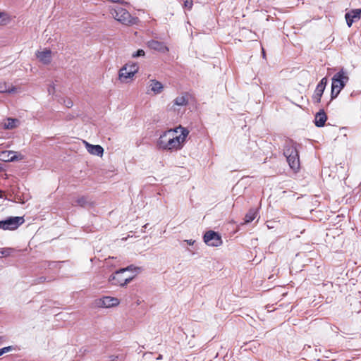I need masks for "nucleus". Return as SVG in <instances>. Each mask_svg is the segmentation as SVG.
Masks as SVG:
<instances>
[{
	"mask_svg": "<svg viewBox=\"0 0 361 361\" xmlns=\"http://www.w3.org/2000/svg\"><path fill=\"white\" fill-rule=\"evenodd\" d=\"M204 242L209 246L218 247L222 244L221 235L216 231H208L203 236Z\"/></svg>",
	"mask_w": 361,
	"mask_h": 361,
	"instance_id": "0eeeda50",
	"label": "nucleus"
},
{
	"mask_svg": "<svg viewBox=\"0 0 361 361\" xmlns=\"http://www.w3.org/2000/svg\"><path fill=\"white\" fill-rule=\"evenodd\" d=\"M257 211L255 209H250L245 216L244 222L245 224H249L252 222L257 216Z\"/></svg>",
	"mask_w": 361,
	"mask_h": 361,
	"instance_id": "a211bd4d",
	"label": "nucleus"
},
{
	"mask_svg": "<svg viewBox=\"0 0 361 361\" xmlns=\"http://www.w3.org/2000/svg\"><path fill=\"white\" fill-rule=\"evenodd\" d=\"M63 261H58V262H46L45 264L50 269L57 267L61 263H63Z\"/></svg>",
	"mask_w": 361,
	"mask_h": 361,
	"instance_id": "cd10ccee",
	"label": "nucleus"
},
{
	"mask_svg": "<svg viewBox=\"0 0 361 361\" xmlns=\"http://www.w3.org/2000/svg\"><path fill=\"white\" fill-rule=\"evenodd\" d=\"M140 267H135L133 264H131L130 266H128L127 267L119 269L118 270H117V274H118L120 273H125L127 271H140Z\"/></svg>",
	"mask_w": 361,
	"mask_h": 361,
	"instance_id": "b1692460",
	"label": "nucleus"
},
{
	"mask_svg": "<svg viewBox=\"0 0 361 361\" xmlns=\"http://www.w3.org/2000/svg\"><path fill=\"white\" fill-rule=\"evenodd\" d=\"M114 18L124 25L133 24V18L130 13L125 8L117 7L112 13Z\"/></svg>",
	"mask_w": 361,
	"mask_h": 361,
	"instance_id": "423d86ee",
	"label": "nucleus"
},
{
	"mask_svg": "<svg viewBox=\"0 0 361 361\" xmlns=\"http://www.w3.org/2000/svg\"><path fill=\"white\" fill-rule=\"evenodd\" d=\"M19 121L16 118H8L6 122L4 123L6 129H13L17 126Z\"/></svg>",
	"mask_w": 361,
	"mask_h": 361,
	"instance_id": "412c9836",
	"label": "nucleus"
},
{
	"mask_svg": "<svg viewBox=\"0 0 361 361\" xmlns=\"http://www.w3.org/2000/svg\"><path fill=\"white\" fill-rule=\"evenodd\" d=\"M25 221L23 216H9L0 221V229L15 230L17 229Z\"/></svg>",
	"mask_w": 361,
	"mask_h": 361,
	"instance_id": "7ed1b4c3",
	"label": "nucleus"
},
{
	"mask_svg": "<svg viewBox=\"0 0 361 361\" xmlns=\"http://www.w3.org/2000/svg\"><path fill=\"white\" fill-rule=\"evenodd\" d=\"M3 16H4V13L0 12V24H1L3 22V20H2Z\"/></svg>",
	"mask_w": 361,
	"mask_h": 361,
	"instance_id": "ea45409f",
	"label": "nucleus"
},
{
	"mask_svg": "<svg viewBox=\"0 0 361 361\" xmlns=\"http://www.w3.org/2000/svg\"><path fill=\"white\" fill-rule=\"evenodd\" d=\"M175 130H167L162 133V134L160 135L157 140V147L159 149H166L165 145L167 144V140L169 138V135H171V134H173Z\"/></svg>",
	"mask_w": 361,
	"mask_h": 361,
	"instance_id": "9b49d317",
	"label": "nucleus"
},
{
	"mask_svg": "<svg viewBox=\"0 0 361 361\" xmlns=\"http://www.w3.org/2000/svg\"><path fill=\"white\" fill-rule=\"evenodd\" d=\"M8 157H9L8 158V161H9L21 160L23 159V156L20 154H16V152L13 151H10L8 152Z\"/></svg>",
	"mask_w": 361,
	"mask_h": 361,
	"instance_id": "5701e85b",
	"label": "nucleus"
},
{
	"mask_svg": "<svg viewBox=\"0 0 361 361\" xmlns=\"http://www.w3.org/2000/svg\"><path fill=\"white\" fill-rule=\"evenodd\" d=\"M324 92V90L321 89L320 87H316L312 97L314 103H319L321 102V98L322 97Z\"/></svg>",
	"mask_w": 361,
	"mask_h": 361,
	"instance_id": "6ab92c4d",
	"label": "nucleus"
},
{
	"mask_svg": "<svg viewBox=\"0 0 361 361\" xmlns=\"http://www.w3.org/2000/svg\"><path fill=\"white\" fill-rule=\"evenodd\" d=\"M0 339H1V338L0 337Z\"/></svg>",
	"mask_w": 361,
	"mask_h": 361,
	"instance_id": "37998d69",
	"label": "nucleus"
},
{
	"mask_svg": "<svg viewBox=\"0 0 361 361\" xmlns=\"http://www.w3.org/2000/svg\"><path fill=\"white\" fill-rule=\"evenodd\" d=\"M350 14L352 16V18L357 20L361 18V8L357 9H352L349 11Z\"/></svg>",
	"mask_w": 361,
	"mask_h": 361,
	"instance_id": "393cba45",
	"label": "nucleus"
},
{
	"mask_svg": "<svg viewBox=\"0 0 361 361\" xmlns=\"http://www.w3.org/2000/svg\"><path fill=\"white\" fill-rule=\"evenodd\" d=\"M345 18L346 20V23L348 26L350 27L352 26L353 23L355 21L349 12H347L345 15Z\"/></svg>",
	"mask_w": 361,
	"mask_h": 361,
	"instance_id": "a878e982",
	"label": "nucleus"
},
{
	"mask_svg": "<svg viewBox=\"0 0 361 361\" xmlns=\"http://www.w3.org/2000/svg\"><path fill=\"white\" fill-rule=\"evenodd\" d=\"M17 90L16 87L13 85H9L6 82H0V92L1 93H13Z\"/></svg>",
	"mask_w": 361,
	"mask_h": 361,
	"instance_id": "f3484780",
	"label": "nucleus"
},
{
	"mask_svg": "<svg viewBox=\"0 0 361 361\" xmlns=\"http://www.w3.org/2000/svg\"><path fill=\"white\" fill-rule=\"evenodd\" d=\"M118 304L119 300L118 298L110 296H104L99 299V302H97L99 307L106 308L115 307Z\"/></svg>",
	"mask_w": 361,
	"mask_h": 361,
	"instance_id": "1a4fd4ad",
	"label": "nucleus"
},
{
	"mask_svg": "<svg viewBox=\"0 0 361 361\" xmlns=\"http://www.w3.org/2000/svg\"><path fill=\"white\" fill-rule=\"evenodd\" d=\"M165 147H166L165 150H178V148L176 145V142L174 141V138H173L171 135H169L167 144Z\"/></svg>",
	"mask_w": 361,
	"mask_h": 361,
	"instance_id": "aec40b11",
	"label": "nucleus"
},
{
	"mask_svg": "<svg viewBox=\"0 0 361 361\" xmlns=\"http://www.w3.org/2000/svg\"><path fill=\"white\" fill-rule=\"evenodd\" d=\"M188 102L187 95H182L180 97H177L174 99V104L177 106H185Z\"/></svg>",
	"mask_w": 361,
	"mask_h": 361,
	"instance_id": "4be33fe9",
	"label": "nucleus"
},
{
	"mask_svg": "<svg viewBox=\"0 0 361 361\" xmlns=\"http://www.w3.org/2000/svg\"><path fill=\"white\" fill-rule=\"evenodd\" d=\"M14 349V347L12 345L0 348V356L3 355L4 353L10 352Z\"/></svg>",
	"mask_w": 361,
	"mask_h": 361,
	"instance_id": "c756f323",
	"label": "nucleus"
},
{
	"mask_svg": "<svg viewBox=\"0 0 361 361\" xmlns=\"http://www.w3.org/2000/svg\"><path fill=\"white\" fill-rule=\"evenodd\" d=\"M123 274L124 273L118 274L117 271H116L114 274L109 276V282L114 286H125L133 279L134 276H124Z\"/></svg>",
	"mask_w": 361,
	"mask_h": 361,
	"instance_id": "6e6552de",
	"label": "nucleus"
},
{
	"mask_svg": "<svg viewBox=\"0 0 361 361\" xmlns=\"http://www.w3.org/2000/svg\"><path fill=\"white\" fill-rule=\"evenodd\" d=\"M262 54L263 58H264L265 57V51H264V48L262 49Z\"/></svg>",
	"mask_w": 361,
	"mask_h": 361,
	"instance_id": "a19ab883",
	"label": "nucleus"
},
{
	"mask_svg": "<svg viewBox=\"0 0 361 361\" xmlns=\"http://www.w3.org/2000/svg\"><path fill=\"white\" fill-rule=\"evenodd\" d=\"M149 87L151 90L156 94L161 93L164 87L163 85L156 80H150Z\"/></svg>",
	"mask_w": 361,
	"mask_h": 361,
	"instance_id": "dca6fc26",
	"label": "nucleus"
},
{
	"mask_svg": "<svg viewBox=\"0 0 361 361\" xmlns=\"http://www.w3.org/2000/svg\"><path fill=\"white\" fill-rule=\"evenodd\" d=\"M185 242H186L189 245H192L195 243V241L192 240H185Z\"/></svg>",
	"mask_w": 361,
	"mask_h": 361,
	"instance_id": "4c0bfd02",
	"label": "nucleus"
},
{
	"mask_svg": "<svg viewBox=\"0 0 361 361\" xmlns=\"http://www.w3.org/2000/svg\"><path fill=\"white\" fill-rule=\"evenodd\" d=\"M109 358L111 361H116L118 358V355H110Z\"/></svg>",
	"mask_w": 361,
	"mask_h": 361,
	"instance_id": "e433bc0d",
	"label": "nucleus"
},
{
	"mask_svg": "<svg viewBox=\"0 0 361 361\" xmlns=\"http://www.w3.org/2000/svg\"><path fill=\"white\" fill-rule=\"evenodd\" d=\"M73 118V116H72L71 114H68L66 116V120H68V121L72 120Z\"/></svg>",
	"mask_w": 361,
	"mask_h": 361,
	"instance_id": "58836bf2",
	"label": "nucleus"
},
{
	"mask_svg": "<svg viewBox=\"0 0 361 361\" xmlns=\"http://www.w3.org/2000/svg\"><path fill=\"white\" fill-rule=\"evenodd\" d=\"M349 80L347 73L341 69L332 78L331 99H336Z\"/></svg>",
	"mask_w": 361,
	"mask_h": 361,
	"instance_id": "f03ea898",
	"label": "nucleus"
},
{
	"mask_svg": "<svg viewBox=\"0 0 361 361\" xmlns=\"http://www.w3.org/2000/svg\"><path fill=\"white\" fill-rule=\"evenodd\" d=\"M138 69L139 67L137 63H133L131 64H126L119 71V79L122 81H125L127 79L133 78L134 75L138 71Z\"/></svg>",
	"mask_w": 361,
	"mask_h": 361,
	"instance_id": "39448f33",
	"label": "nucleus"
},
{
	"mask_svg": "<svg viewBox=\"0 0 361 361\" xmlns=\"http://www.w3.org/2000/svg\"><path fill=\"white\" fill-rule=\"evenodd\" d=\"M72 205L89 207L93 205V202L87 196H80L78 197L74 202H72Z\"/></svg>",
	"mask_w": 361,
	"mask_h": 361,
	"instance_id": "f8f14e48",
	"label": "nucleus"
},
{
	"mask_svg": "<svg viewBox=\"0 0 361 361\" xmlns=\"http://www.w3.org/2000/svg\"><path fill=\"white\" fill-rule=\"evenodd\" d=\"M0 198H3V192L0 190Z\"/></svg>",
	"mask_w": 361,
	"mask_h": 361,
	"instance_id": "79ce46f5",
	"label": "nucleus"
},
{
	"mask_svg": "<svg viewBox=\"0 0 361 361\" xmlns=\"http://www.w3.org/2000/svg\"><path fill=\"white\" fill-rule=\"evenodd\" d=\"M327 120V116L323 109L317 112L314 117V124L317 127H323Z\"/></svg>",
	"mask_w": 361,
	"mask_h": 361,
	"instance_id": "4468645a",
	"label": "nucleus"
},
{
	"mask_svg": "<svg viewBox=\"0 0 361 361\" xmlns=\"http://www.w3.org/2000/svg\"><path fill=\"white\" fill-rule=\"evenodd\" d=\"M12 251V248H3L0 250V254L2 255V257H8L11 254Z\"/></svg>",
	"mask_w": 361,
	"mask_h": 361,
	"instance_id": "c85d7f7f",
	"label": "nucleus"
},
{
	"mask_svg": "<svg viewBox=\"0 0 361 361\" xmlns=\"http://www.w3.org/2000/svg\"><path fill=\"white\" fill-rule=\"evenodd\" d=\"M360 94V91H353L350 94V97H356Z\"/></svg>",
	"mask_w": 361,
	"mask_h": 361,
	"instance_id": "c9c22d12",
	"label": "nucleus"
},
{
	"mask_svg": "<svg viewBox=\"0 0 361 361\" xmlns=\"http://www.w3.org/2000/svg\"><path fill=\"white\" fill-rule=\"evenodd\" d=\"M145 54V52L143 49H138L136 51H135L133 54H132V56L133 58H137V57H140V56H144Z\"/></svg>",
	"mask_w": 361,
	"mask_h": 361,
	"instance_id": "7c9ffc66",
	"label": "nucleus"
},
{
	"mask_svg": "<svg viewBox=\"0 0 361 361\" xmlns=\"http://www.w3.org/2000/svg\"><path fill=\"white\" fill-rule=\"evenodd\" d=\"M327 82H328V80L326 77H324L319 82L317 87H320L321 89L325 90Z\"/></svg>",
	"mask_w": 361,
	"mask_h": 361,
	"instance_id": "bb28decb",
	"label": "nucleus"
},
{
	"mask_svg": "<svg viewBox=\"0 0 361 361\" xmlns=\"http://www.w3.org/2000/svg\"><path fill=\"white\" fill-rule=\"evenodd\" d=\"M183 6L185 8L190 10L193 5L192 0H183Z\"/></svg>",
	"mask_w": 361,
	"mask_h": 361,
	"instance_id": "2f4dec72",
	"label": "nucleus"
},
{
	"mask_svg": "<svg viewBox=\"0 0 361 361\" xmlns=\"http://www.w3.org/2000/svg\"><path fill=\"white\" fill-rule=\"evenodd\" d=\"M46 279H46V277H44V276H41V277H39V278H38V279H37V281H36V282H35V283H41L44 282V281H46Z\"/></svg>",
	"mask_w": 361,
	"mask_h": 361,
	"instance_id": "f704fd0d",
	"label": "nucleus"
},
{
	"mask_svg": "<svg viewBox=\"0 0 361 361\" xmlns=\"http://www.w3.org/2000/svg\"><path fill=\"white\" fill-rule=\"evenodd\" d=\"M63 103L67 108H71L73 105V102L71 99H63Z\"/></svg>",
	"mask_w": 361,
	"mask_h": 361,
	"instance_id": "473e14b6",
	"label": "nucleus"
},
{
	"mask_svg": "<svg viewBox=\"0 0 361 361\" xmlns=\"http://www.w3.org/2000/svg\"><path fill=\"white\" fill-rule=\"evenodd\" d=\"M147 46L154 50L158 51L161 53L165 54L169 51V48L164 44V42L157 40H149L147 42Z\"/></svg>",
	"mask_w": 361,
	"mask_h": 361,
	"instance_id": "9d476101",
	"label": "nucleus"
},
{
	"mask_svg": "<svg viewBox=\"0 0 361 361\" xmlns=\"http://www.w3.org/2000/svg\"><path fill=\"white\" fill-rule=\"evenodd\" d=\"M36 56L37 58L44 64H49L51 61V51L49 49L37 51Z\"/></svg>",
	"mask_w": 361,
	"mask_h": 361,
	"instance_id": "ddd939ff",
	"label": "nucleus"
},
{
	"mask_svg": "<svg viewBox=\"0 0 361 361\" xmlns=\"http://www.w3.org/2000/svg\"><path fill=\"white\" fill-rule=\"evenodd\" d=\"M298 144L291 139H286L283 145V154L287 159L290 167L297 171L300 169L299 152Z\"/></svg>",
	"mask_w": 361,
	"mask_h": 361,
	"instance_id": "f257e3e1",
	"label": "nucleus"
},
{
	"mask_svg": "<svg viewBox=\"0 0 361 361\" xmlns=\"http://www.w3.org/2000/svg\"><path fill=\"white\" fill-rule=\"evenodd\" d=\"M86 144V148L87 149V152L93 155L100 156L102 157L104 153V149L101 145H91L88 142H85Z\"/></svg>",
	"mask_w": 361,
	"mask_h": 361,
	"instance_id": "2eb2a0df",
	"label": "nucleus"
},
{
	"mask_svg": "<svg viewBox=\"0 0 361 361\" xmlns=\"http://www.w3.org/2000/svg\"><path fill=\"white\" fill-rule=\"evenodd\" d=\"M172 130H175L176 131L173 134H171V135L174 138V141L176 142V145L178 149H180L186 140V137L189 134V130L180 125Z\"/></svg>",
	"mask_w": 361,
	"mask_h": 361,
	"instance_id": "20e7f679",
	"label": "nucleus"
},
{
	"mask_svg": "<svg viewBox=\"0 0 361 361\" xmlns=\"http://www.w3.org/2000/svg\"><path fill=\"white\" fill-rule=\"evenodd\" d=\"M54 91H55V87L54 85H50L49 87H48V92L49 94H52L54 93Z\"/></svg>",
	"mask_w": 361,
	"mask_h": 361,
	"instance_id": "72a5a7b5",
	"label": "nucleus"
}]
</instances>
